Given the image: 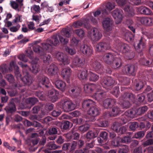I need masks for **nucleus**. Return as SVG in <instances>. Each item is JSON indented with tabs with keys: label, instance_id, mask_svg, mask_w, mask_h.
Listing matches in <instances>:
<instances>
[{
	"label": "nucleus",
	"instance_id": "obj_1",
	"mask_svg": "<svg viewBox=\"0 0 153 153\" xmlns=\"http://www.w3.org/2000/svg\"><path fill=\"white\" fill-rule=\"evenodd\" d=\"M119 101L122 107L127 109L131 106V102H135V96L132 93L126 92L120 97Z\"/></svg>",
	"mask_w": 153,
	"mask_h": 153
},
{
	"label": "nucleus",
	"instance_id": "obj_2",
	"mask_svg": "<svg viewBox=\"0 0 153 153\" xmlns=\"http://www.w3.org/2000/svg\"><path fill=\"white\" fill-rule=\"evenodd\" d=\"M38 60V59H36L35 61L33 60L31 62L32 65L31 69L27 64H23L22 62H19L18 64L23 68L22 71L24 72L25 71H26L28 72L30 70L33 73L36 74L39 71V66L37 63V61Z\"/></svg>",
	"mask_w": 153,
	"mask_h": 153
},
{
	"label": "nucleus",
	"instance_id": "obj_3",
	"mask_svg": "<svg viewBox=\"0 0 153 153\" xmlns=\"http://www.w3.org/2000/svg\"><path fill=\"white\" fill-rule=\"evenodd\" d=\"M61 105L65 112H68L74 110L76 105L70 100H65L61 102Z\"/></svg>",
	"mask_w": 153,
	"mask_h": 153
},
{
	"label": "nucleus",
	"instance_id": "obj_4",
	"mask_svg": "<svg viewBox=\"0 0 153 153\" xmlns=\"http://www.w3.org/2000/svg\"><path fill=\"white\" fill-rule=\"evenodd\" d=\"M88 36L93 41H98L102 37V33L99 30L95 27L92 28L88 32Z\"/></svg>",
	"mask_w": 153,
	"mask_h": 153
},
{
	"label": "nucleus",
	"instance_id": "obj_5",
	"mask_svg": "<svg viewBox=\"0 0 153 153\" xmlns=\"http://www.w3.org/2000/svg\"><path fill=\"white\" fill-rule=\"evenodd\" d=\"M36 82L39 87H46L48 88V85L50 83L48 78L42 74L38 75L36 79Z\"/></svg>",
	"mask_w": 153,
	"mask_h": 153
},
{
	"label": "nucleus",
	"instance_id": "obj_6",
	"mask_svg": "<svg viewBox=\"0 0 153 153\" xmlns=\"http://www.w3.org/2000/svg\"><path fill=\"white\" fill-rule=\"evenodd\" d=\"M137 69L133 65H126L122 69L123 73L128 76H134L136 74Z\"/></svg>",
	"mask_w": 153,
	"mask_h": 153
},
{
	"label": "nucleus",
	"instance_id": "obj_7",
	"mask_svg": "<svg viewBox=\"0 0 153 153\" xmlns=\"http://www.w3.org/2000/svg\"><path fill=\"white\" fill-rule=\"evenodd\" d=\"M84 90L87 93L97 92L100 89V86L94 84L90 83L84 85Z\"/></svg>",
	"mask_w": 153,
	"mask_h": 153
},
{
	"label": "nucleus",
	"instance_id": "obj_8",
	"mask_svg": "<svg viewBox=\"0 0 153 153\" xmlns=\"http://www.w3.org/2000/svg\"><path fill=\"white\" fill-rule=\"evenodd\" d=\"M113 21L112 19L109 18H106L102 22L103 27L107 32L112 30L113 27Z\"/></svg>",
	"mask_w": 153,
	"mask_h": 153
},
{
	"label": "nucleus",
	"instance_id": "obj_9",
	"mask_svg": "<svg viewBox=\"0 0 153 153\" xmlns=\"http://www.w3.org/2000/svg\"><path fill=\"white\" fill-rule=\"evenodd\" d=\"M120 10H113L112 12V15L115 19L116 24L120 23L123 18V12Z\"/></svg>",
	"mask_w": 153,
	"mask_h": 153
},
{
	"label": "nucleus",
	"instance_id": "obj_10",
	"mask_svg": "<svg viewBox=\"0 0 153 153\" xmlns=\"http://www.w3.org/2000/svg\"><path fill=\"white\" fill-rule=\"evenodd\" d=\"M109 43L104 42L99 43L96 46V51L98 52H103L111 48Z\"/></svg>",
	"mask_w": 153,
	"mask_h": 153
},
{
	"label": "nucleus",
	"instance_id": "obj_11",
	"mask_svg": "<svg viewBox=\"0 0 153 153\" xmlns=\"http://www.w3.org/2000/svg\"><path fill=\"white\" fill-rule=\"evenodd\" d=\"M72 71L70 68L67 67L63 69L61 71V74L63 78L65 79L67 82H70V78L71 76Z\"/></svg>",
	"mask_w": 153,
	"mask_h": 153
},
{
	"label": "nucleus",
	"instance_id": "obj_12",
	"mask_svg": "<svg viewBox=\"0 0 153 153\" xmlns=\"http://www.w3.org/2000/svg\"><path fill=\"white\" fill-rule=\"evenodd\" d=\"M16 99H12L10 103L6 106L5 110L7 113H12L15 112L16 110L15 102L16 101Z\"/></svg>",
	"mask_w": 153,
	"mask_h": 153
},
{
	"label": "nucleus",
	"instance_id": "obj_13",
	"mask_svg": "<svg viewBox=\"0 0 153 153\" xmlns=\"http://www.w3.org/2000/svg\"><path fill=\"white\" fill-rule=\"evenodd\" d=\"M25 75L24 77L22 79V80L24 82L25 85L27 86L30 85L33 82V78L26 71H23Z\"/></svg>",
	"mask_w": 153,
	"mask_h": 153
},
{
	"label": "nucleus",
	"instance_id": "obj_14",
	"mask_svg": "<svg viewBox=\"0 0 153 153\" xmlns=\"http://www.w3.org/2000/svg\"><path fill=\"white\" fill-rule=\"evenodd\" d=\"M72 62L76 66L82 68L85 63V61L83 59L76 56L73 59Z\"/></svg>",
	"mask_w": 153,
	"mask_h": 153
},
{
	"label": "nucleus",
	"instance_id": "obj_15",
	"mask_svg": "<svg viewBox=\"0 0 153 153\" xmlns=\"http://www.w3.org/2000/svg\"><path fill=\"white\" fill-rule=\"evenodd\" d=\"M116 102V100L115 99L107 98L103 101V106L105 108H111L115 104Z\"/></svg>",
	"mask_w": 153,
	"mask_h": 153
},
{
	"label": "nucleus",
	"instance_id": "obj_16",
	"mask_svg": "<svg viewBox=\"0 0 153 153\" xmlns=\"http://www.w3.org/2000/svg\"><path fill=\"white\" fill-rule=\"evenodd\" d=\"M47 70L48 75L53 76L57 74L59 69L57 66L53 64H52L47 68Z\"/></svg>",
	"mask_w": 153,
	"mask_h": 153
},
{
	"label": "nucleus",
	"instance_id": "obj_17",
	"mask_svg": "<svg viewBox=\"0 0 153 153\" xmlns=\"http://www.w3.org/2000/svg\"><path fill=\"white\" fill-rule=\"evenodd\" d=\"M101 83L103 86H112L114 84L115 81L111 77H106L102 79Z\"/></svg>",
	"mask_w": 153,
	"mask_h": 153
},
{
	"label": "nucleus",
	"instance_id": "obj_18",
	"mask_svg": "<svg viewBox=\"0 0 153 153\" xmlns=\"http://www.w3.org/2000/svg\"><path fill=\"white\" fill-rule=\"evenodd\" d=\"M10 65L13 67L14 69L15 75L18 80H22V75L19 71V67L16 65V63L14 61H12L10 63Z\"/></svg>",
	"mask_w": 153,
	"mask_h": 153
},
{
	"label": "nucleus",
	"instance_id": "obj_19",
	"mask_svg": "<svg viewBox=\"0 0 153 153\" xmlns=\"http://www.w3.org/2000/svg\"><path fill=\"white\" fill-rule=\"evenodd\" d=\"M90 64L93 68L96 71L102 70L100 63L95 58L91 59Z\"/></svg>",
	"mask_w": 153,
	"mask_h": 153
},
{
	"label": "nucleus",
	"instance_id": "obj_20",
	"mask_svg": "<svg viewBox=\"0 0 153 153\" xmlns=\"http://www.w3.org/2000/svg\"><path fill=\"white\" fill-rule=\"evenodd\" d=\"M80 51L84 54L88 56L91 55L93 53V50L91 47L86 45H83L81 46Z\"/></svg>",
	"mask_w": 153,
	"mask_h": 153
},
{
	"label": "nucleus",
	"instance_id": "obj_21",
	"mask_svg": "<svg viewBox=\"0 0 153 153\" xmlns=\"http://www.w3.org/2000/svg\"><path fill=\"white\" fill-rule=\"evenodd\" d=\"M105 95L106 93L100 89L95 93L93 97L98 101H100L105 97Z\"/></svg>",
	"mask_w": 153,
	"mask_h": 153
},
{
	"label": "nucleus",
	"instance_id": "obj_22",
	"mask_svg": "<svg viewBox=\"0 0 153 153\" xmlns=\"http://www.w3.org/2000/svg\"><path fill=\"white\" fill-rule=\"evenodd\" d=\"M55 84L57 89L62 92H64L67 88L66 83L62 80L56 81L55 82Z\"/></svg>",
	"mask_w": 153,
	"mask_h": 153
},
{
	"label": "nucleus",
	"instance_id": "obj_23",
	"mask_svg": "<svg viewBox=\"0 0 153 153\" xmlns=\"http://www.w3.org/2000/svg\"><path fill=\"white\" fill-rule=\"evenodd\" d=\"M88 113L91 116L95 117L100 114V110L96 107H91L88 111Z\"/></svg>",
	"mask_w": 153,
	"mask_h": 153
},
{
	"label": "nucleus",
	"instance_id": "obj_24",
	"mask_svg": "<svg viewBox=\"0 0 153 153\" xmlns=\"http://www.w3.org/2000/svg\"><path fill=\"white\" fill-rule=\"evenodd\" d=\"M139 20L143 25L146 26L153 25V18L143 17L140 18Z\"/></svg>",
	"mask_w": 153,
	"mask_h": 153
},
{
	"label": "nucleus",
	"instance_id": "obj_25",
	"mask_svg": "<svg viewBox=\"0 0 153 153\" xmlns=\"http://www.w3.org/2000/svg\"><path fill=\"white\" fill-rule=\"evenodd\" d=\"M125 115L128 116L130 119L137 115H138L137 111V109L133 108L129 109L125 112Z\"/></svg>",
	"mask_w": 153,
	"mask_h": 153
},
{
	"label": "nucleus",
	"instance_id": "obj_26",
	"mask_svg": "<svg viewBox=\"0 0 153 153\" xmlns=\"http://www.w3.org/2000/svg\"><path fill=\"white\" fill-rule=\"evenodd\" d=\"M114 58V56L111 53H108L104 55L103 59L105 63L110 65Z\"/></svg>",
	"mask_w": 153,
	"mask_h": 153
},
{
	"label": "nucleus",
	"instance_id": "obj_27",
	"mask_svg": "<svg viewBox=\"0 0 153 153\" xmlns=\"http://www.w3.org/2000/svg\"><path fill=\"white\" fill-rule=\"evenodd\" d=\"M110 65L114 68H117L122 65L121 59L119 58L115 57Z\"/></svg>",
	"mask_w": 153,
	"mask_h": 153
},
{
	"label": "nucleus",
	"instance_id": "obj_28",
	"mask_svg": "<svg viewBox=\"0 0 153 153\" xmlns=\"http://www.w3.org/2000/svg\"><path fill=\"white\" fill-rule=\"evenodd\" d=\"M95 102L93 100L90 99L85 100L82 103V106L83 108L87 109L90 107L95 105Z\"/></svg>",
	"mask_w": 153,
	"mask_h": 153
},
{
	"label": "nucleus",
	"instance_id": "obj_29",
	"mask_svg": "<svg viewBox=\"0 0 153 153\" xmlns=\"http://www.w3.org/2000/svg\"><path fill=\"white\" fill-rule=\"evenodd\" d=\"M114 2H108L107 3L104 4L101 7L100 10H113L116 6Z\"/></svg>",
	"mask_w": 153,
	"mask_h": 153
},
{
	"label": "nucleus",
	"instance_id": "obj_30",
	"mask_svg": "<svg viewBox=\"0 0 153 153\" xmlns=\"http://www.w3.org/2000/svg\"><path fill=\"white\" fill-rule=\"evenodd\" d=\"M41 58L45 63H49L52 60V58L50 55L47 54L43 52L42 55H41Z\"/></svg>",
	"mask_w": 153,
	"mask_h": 153
},
{
	"label": "nucleus",
	"instance_id": "obj_31",
	"mask_svg": "<svg viewBox=\"0 0 153 153\" xmlns=\"http://www.w3.org/2000/svg\"><path fill=\"white\" fill-rule=\"evenodd\" d=\"M81 91L80 88L77 86H74L70 88L69 91V92L73 94L75 96H78L79 94Z\"/></svg>",
	"mask_w": 153,
	"mask_h": 153
},
{
	"label": "nucleus",
	"instance_id": "obj_32",
	"mask_svg": "<svg viewBox=\"0 0 153 153\" xmlns=\"http://www.w3.org/2000/svg\"><path fill=\"white\" fill-rule=\"evenodd\" d=\"M130 49V47L127 44H123L120 46L119 51L122 53H126L128 52Z\"/></svg>",
	"mask_w": 153,
	"mask_h": 153
},
{
	"label": "nucleus",
	"instance_id": "obj_33",
	"mask_svg": "<svg viewBox=\"0 0 153 153\" xmlns=\"http://www.w3.org/2000/svg\"><path fill=\"white\" fill-rule=\"evenodd\" d=\"M88 72L86 71H80L78 74V76L80 80H86L87 79Z\"/></svg>",
	"mask_w": 153,
	"mask_h": 153
},
{
	"label": "nucleus",
	"instance_id": "obj_34",
	"mask_svg": "<svg viewBox=\"0 0 153 153\" xmlns=\"http://www.w3.org/2000/svg\"><path fill=\"white\" fill-rule=\"evenodd\" d=\"M121 110L117 106L113 107L110 113L109 114V115L111 117H114L118 114Z\"/></svg>",
	"mask_w": 153,
	"mask_h": 153
},
{
	"label": "nucleus",
	"instance_id": "obj_35",
	"mask_svg": "<svg viewBox=\"0 0 153 153\" xmlns=\"http://www.w3.org/2000/svg\"><path fill=\"white\" fill-rule=\"evenodd\" d=\"M58 36H54L51 40H48L49 42L51 44L52 46H56L59 45V43L58 39Z\"/></svg>",
	"mask_w": 153,
	"mask_h": 153
},
{
	"label": "nucleus",
	"instance_id": "obj_36",
	"mask_svg": "<svg viewBox=\"0 0 153 153\" xmlns=\"http://www.w3.org/2000/svg\"><path fill=\"white\" fill-rule=\"evenodd\" d=\"M38 42H34L35 45L33 46V48L34 51L36 53H39L40 55H42L43 52V51H41L40 49L42 48L38 45H36Z\"/></svg>",
	"mask_w": 153,
	"mask_h": 153
},
{
	"label": "nucleus",
	"instance_id": "obj_37",
	"mask_svg": "<svg viewBox=\"0 0 153 153\" xmlns=\"http://www.w3.org/2000/svg\"><path fill=\"white\" fill-rule=\"evenodd\" d=\"M122 143L121 138L118 137L112 142V145L115 147H119L121 146Z\"/></svg>",
	"mask_w": 153,
	"mask_h": 153
},
{
	"label": "nucleus",
	"instance_id": "obj_38",
	"mask_svg": "<svg viewBox=\"0 0 153 153\" xmlns=\"http://www.w3.org/2000/svg\"><path fill=\"white\" fill-rule=\"evenodd\" d=\"M144 86L143 82L140 80H136L134 85V88L137 91H139Z\"/></svg>",
	"mask_w": 153,
	"mask_h": 153
},
{
	"label": "nucleus",
	"instance_id": "obj_39",
	"mask_svg": "<svg viewBox=\"0 0 153 153\" xmlns=\"http://www.w3.org/2000/svg\"><path fill=\"white\" fill-rule=\"evenodd\" d=\"M79 41L75 37L73 38L71 40V45L76 48H78L80 45Z\"/></svg>",
	"mask_w": 153,
	"mask_h": 153
},
{
	"label": "nucleus",
	"instance_id": "obj_40",
	"mask_svg": "<svg viewBox=\"0 0 153 153\" xmlns=\"http://www.w3.org/2000/svg\"><path fill=\"white\" fill-rule=\"evenodd\" d=\"M38 101V100L35 97H29L26 100V102L33 105Z\"/></svg>",
	"mask_w": 153,
	"mask_h": 153
},
{
	"label": "nucleus",
	"instance_id": "obj_41",
	"mask_svg": "<svg viewBox=\"0 0 153 153\" xmlns=\"http://www.w3.org/2000/svg\"><path fill=\"white\" fill-rule=\"evenodd\" d=\"M66 55L62 52L58 51H56L54 53L55 57L59 61H60Z\"/></svg>",
	"mask_w": 153,
	"mask_h": 153
},
{
	"label": "nucleus",
	"instance_id": "obj_42",
	"mask_svg": "<svg viewBox=\"0 0 153 153\" xmlns=\"http://www.w3.org/2000/svg\"><path fill=\"white\" fill-rule=\"evenodd\" d=\"M89 80L91 81L96 82L99 79V76L96 74L90 72L89 76Z\"/></svg>",
	"mask_w": 153,
	"mask_h": 153
},
{
	"label": "nucleus",
	"instance_id": "obj_43",
	"mask_svg": "<svg viewBox=\"0 0 153 153\" xmlns=\"http://www.w3.org/2000/svg\"><path fill=\"white\" fill-rule=\"evenodd\" d=\"M135 44H134V45L135 46V48L138 52H140L142 51V49L143 48L145 45L144 43L142 41L141 39L140 40L139 42L137 44V46H135Z\"/></svg>",
	"mask_w": 153,
	"mask_h": 153
},
{
	"label": "nucleus",
	"instance_id": "obj_44",
	"mask_svg": "<svg viewBox=\"0 0 153 153\" xmlns=\"http://www.w3.org/2000/svg\"><path fill=\"white\" fill-rule=\"evenodd\" d=\"M97 134L92 131H89L86 134V137L88 139H91L97 137Z\"/></svg>",
	"mask_w": 153,
	"mask_h": 153
},
{
	"label": "nucleus",
	"instance_id": "obj_45",
	"mask_svg": "<svg viewBox=\"0 0 153 153\" xmlns=\"http://www.w3.org/2000/svg\"><path fill=\"white\" fill-rule=\"evenodd\" d=\"M148 109V108L147 106H144L137 109L138 115L145 113L147 111Z\"/></svg>",
	"mask_w": 153,
	"mask_h": 153
},
{
	"label": "nucleus",
	"instance_id": "obj_46",
	"mask_svg": "<svg viewBox=\"0 0 153 153\" xmlns=\"http://www.w3.org/2000/svg\"><path fill=\"white\" fill-rule=\"evenodd\" d=\"M42 45L43 48V52L45 51L51 49L52 47L51 44L48 41H47V43H42Z\"/></svg>",
	"mask_w": 153,
	"mask_h": 153
},
{
	"label": "nucleus",
	"instance_id": "obj_47",
	"mask_svg": "<svg viewBox=\"0 0 153 153\" xmlns=\"http://www.w3.org/2000/svg\"><path fill=\"white\" fill-rule=\"evenodd\" d=\"M65 65H68L70 62V59L69 57L66 55L60 61Z\"/></svg>",
	"mask_w": 153,
	"mask_h": 153
},
{
	"label": "nucleus",
	"instance_id": "obj_48",
	"mask_svg": "<svg viewBox=\"0 0 153 153\" xmlns=\"http://www.w3.org/2000/svg\"><path fill=\"white\" fill-rule=\"evenodd\" d=\"M75 32L77 35L80 38H82L84 36L85 32L82 29L76 30Z\"/></svg>",
	"mask_w": 153,
	"mask_h": 153
},
{
	"label": "nucleus",
	"instance_id": "obj_49",
	"mask_svg": "<svg viewBox=\"0 0 153 153\" xmlns=\"http://www.w3.org/2000/svg\"><path fill=\"white\" fill-rule=\"evenodd\" d=\"M89 128L90 125L88 124H86L79 126L78 129L80 131L83 132H85L87 131Z\"/></svg>",
	"mask_w": 153,
	"mask_h": 153
},
{
	"label": "nucleus",
	"instance_id": "obj_50",
	"mask_svg": "<svg viewBox=\"0 0 153 153\" xmlns=\"http://www.w3.org/2000/svg\"><path fill=\"white\" fill-rule=\"evenodd\" d=\"M138 102L142 104H145L146 102L145 100V96L142 94H139L138 96Z\"/></svg>",
	"mask_w": 153,
	"mask_h": 153
},
{
	"label": "nucleus",
	"instance_id": "obj_51",
	"mask_svg": "<svg viewBox=\"0 0 153 153\" xmlns=\"http://www.w3.org/2000/svg\"><path fill=\"white\" fill-rule=\"evenodd\" d=\"M126 39L128 41H132L134 38L133 35L130 32H127L125 34Z\"/></svg>",
	"mask_w": 153,
	"mask_h": 153
},
{
	"label": "nucleus",
	"instance_id": "obj_52",
	"mask_svg": "<svg viewBox=\"0 0 153 153\" xmlns=\"http://www.w3.org/2000/svg\"><path fill=\"white\" fill-rule=\"evenodd\" d=\"M145 134V131H139L135 133L134 136V137L136 139L142 138L144 136Z\"/></svg>",
	"mask_w": 153,
	"mask_h": 153
},
{
	"label": "nucleus",
	"instance_id": "obj_53",
	"mask_svg": "<svg viewBox=\"0 0 153 153\" xmlns=\"http://www.w3.org/2000/svg\"><path fill=\"white\" fill-rule=\"evenodd\" d=\"M6 78L10 83H14L15 79L12 74H7L6 76Z\"/></svg>",
	"mask_w": 153,
	"mask_h": 153
},
{
	"label": "nucleus",
	"instance_id": "obj_54",
	"mask_svg": "<svg viewBox=\"0 0 153 153\" xmlns=\"http://www.w3.org/2000/svg\"><path fill=\"white\" fill-rule=\"evenodd\" d=\"M120 119L121 123L123 124L126 123L128 121L130 120L128 117L125 115V113L121 117Z\"/></svg>",
	"mask_w": 153,
	"mask_h": 153
},
{
	"label": "nucleus",
	"instance_id": "obj_55",
	"mask_svg": "<svg viewBox=\"0 0 153 153\" xmlns=\"http://www.w3.org/2000/svg\"><path fill=\"white\" fill-rule=\"evenodd\" d=\"M138 127V123L137 122H134L131 123L129 128L131 130L135 131Z\"/></svg>",
	"mask_w": 153,
	"mask_h": 153
},
{
	"label": "nucleus",
	"instance_id": "obj_56",
	"mask_svg": "<svg viewBox=\"0 0 153 153\" xmlns=\"http://www.w3.org/2000/svg\"><path fill=\"white\" fill-rule=\"evenodd\" d=\"M83 24V21L81 20H80L74 22L73 24V26L75 28H79L81 27Z\"/></svg>",
	"mask_w": 153,
	"mask_h": 153
},
{
	"label": "nucleus",
	"instance_id": "obj_57",
	"mask_svg": "<svg viewBox=\"0 0 153 153\" xmlns=\"http://www.w3.org/2000/svg\"><path fill=\"white\" fill-rule=\"evenodd\" d=\"M128 151V146L126 145H123L122 148L119 150V153H127Z\"/></svg>",
	"mask_w": 153,
	"mask_h": 153
},
{
	"label": "nucleus",
	"instance_id": "obj_58",
	"mask_svg": "<svg viewBox=\"0 0 153 153\" xmlns=\"http://www.w3.org/2000/svg\"><path fill=\"white\" fill-rule=\"evenodd\" d=\"M111 128L114 131L117 133L120 128L119 123L117 122L114 123L111 126Z\"/></svg>",
	"mask_w": 153,
	"mask_h": 153
},
{
	"label": "nucleus",
	"instance_id": "obj_59",
	"mask_svg": "<svg viewBox=\"0 0 153 153\" xmlns=\"http://www.w3.org/2000/svg\"><path fill=\"white\" fill-rule=\"evenodd\" d=\"M98 126L100 127H105L108 125V122L105 120L100 119L99 121Z\"/></svg>",
	"mask_w": 153,
	"mask_h": 153
},
{
	"label": "nucleus",
	"instance_id": "obj_60",
	"mask_svg": "<svg viewBox=\"0 0 153 153\" xmlns=\"http://www.w3.org/2000/svg\"><path fill=\"white\" fill-rule=\"evenodd\" d=\"M58 37L61 43L63 45H65L68 43L69 40L68 39L64 38L62 36L58 35Z\"/></svg>",
	"mask_w": 153,
	"mask_h": 153
},
{
	"label": "nucleus",
	"instance_id": "obj_61",
	"mask_svg": "<svg viewBox=\"0 0 153 153\" xmlns=\"http://www.w3.org/2000/svg\"><path fill=\"white\" fill-rule=\"evenodd\" d=\"M122 143H129L131 142V137L125 136L121 138Z\"/></svg>",
	"mask_w": 153,
	"mask_h": 153
},
{
	"label": "nucleus",
	"instance_id": "obj_62",
	"mask_svg": "<svg viewBox=\"0 0 153 153\" xmlns=\"http://www.w3.org/2000/svg\"><path fill=\"white\" fill-rule=\"evenodd\" d=\"M65 49L66 51L71 55H74L76 52L75 49L70 48L68 47H66Z\"/></svg>",
	"mask_w": 153,
	"mask_h": 153
},
{
	"label": "nucleus",
	"instance_id": "obj_63",
	"mask_svg": "<svg viewBox=\"0 0 153 153\" xmlns=\"http://www.w3.org/2000/svg\"><path fill=\"white\" fill-rule=\"evenodd\" d=\"M48 146L49 149L51 150H54L58 148V146L53 143H49L48 144Z\"/></svg>",
	"mask_w": 153,
	"mask_h": 153
},
{
	"label": "nucleus",
	"instance_id": "obj_64",
	"mask_svg": "<svg viewBox=\"0 0 153 153\" xmlns=\"http://www.w3.org/2000/svg\"><path fill=\"white\" fill-rule=\"evenodd\" d=\"M27 25L28 29L30 30H34L35 28L34 23L33 22H28Z\"/></svg>",
	"mask_w": 153,
	"mask_h": 153
}]
</instances>
